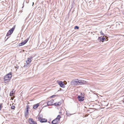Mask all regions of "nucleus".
Masks as SVG:
<instances>
[{
  "instance_id": "f257e3e1",
  "label": "nucleus",
  "mask_w": 124,
  "mask_h": 124,
  "mask_svg": "<svg viewBox=\"0 0 124 124\" xmlns=\"http://www.w3.org/2000/svg\"><path fill=\"white\" fill-rule=\"evenodd\" d=\"M12 77L11 73L10 72L6 75L4 78V82L5 83L8 82L11 79Z\"/></svg>"
},
{
  "instance_id": "f03ea898",
  "label": "nucleus",
  "mask_w": 124,
  "mask_h": 124,
  "mask_svg": "<svg viewBox=\"0 0 124 124\" xmlns=\"http://www.w3.org/2000/svg\"><path fill=\"white\" fill-rule=\"evenodd\" d=\"M61 118V116L60 115H58L57 117L52 122L53 124H58L60 120V118Z\"/></svg>"
},
{
  "instance_id": "7ed1b4c3",
  "label": "nucleus",
  "mask_w": 124,
  "mask_h": 124,
  "mask_svg": "<svg viewBox=\"0 0 124 124\" xmlns=\"http://www.w3.org/2000/svg\"><path fill=\"white\" fill-rule=\"evenodd\" d=\"M15 27V26H14L10 30L7 32L6 36H8L11 34L14 31Z\"/></svg>"
},
{
  "instance_id": "20e7f679",
  "label": "nucleus",
  "mask_w": 124,
  "mask_h": 124,
  "mask_svg": "<svg viewBox=\"0 0 124 124\" xmlns=\"http://www.w3.org/2000/svg\"><path fill=\"white\" fill-rule=\"evenodd\" d=\"M57 83L60 85L62 87L64 88L65 87L63 82L61 81H57Z\"/></svg>"
},
{
  "instance_id": "39448f33",
  "label": "nucleus",
  "mask_w": 124,
  "mask_h": 124,
  "mask_svg": "<svg viewBox=\"0 0 124 124\" xmlns=\"http://www.w3.org/2000/svg\"><path fill=\"white\" fill-rule=\"evenodd\" d=\"M78 84L81 85H84L86 84V81L83 80H79L78 79Z\"/></svg>"
},
{
  "instance_id": "423d86ee",
  "label": "nucleus",
  "mask_w": 124,
  "mask_h": 124,
  "mask_svg": "<svg viewBox=\"0 0 124 124\" xmlns=\"http://www.w3.org/2000/svg\"><path fill=\"white\" fill-rule=\"evenodd\" d=\"M54 102L53 99H52L47 102V104L48 105H52L54 104Z\"/></svg>"
},
{
  "instance_id": "0eeeda50",
  "label": "nucleus",
  "mask_w": 124,
  "mask_h": 124,
  "mask_svg": "<svg viewBox=\"0 0 124 124\" xmlns=\"http://www.w3.org/2000/svg\"><path fill=\"white\" fill-rule=\"evenodd\" d=\"M28 121L31 124H37L36 122L35 121H34L32 119H29L28 120Z\"/></svg>"
},
{
  "instance_id": "6e6552de",
  "label": "nucleus",
  "mask_w": 124,
  "mask_h": 124,
  "mask_svg": "<svg viewBox=\"0 0 124 124\" xmlns=\"http://www.w3.org/2000/svg\"><path fill=\"white\" fill-rule=\"evenodd\" d=\"M78 79H77L74 80L72 81V84L75 85H78Z\"/></svg>"
},
{
  "instance_id": "1a4fd4ad",
  "label": "nucleus",
  "mask_w": 124,
  "mask_h": 124,
  "mask_svg": "<svg viewBox=\"0 0 124 124\" xmlns=\"http://www.w3.org/2000/svg\"><path fill=\"white\" fill-rule=\"evenodd\" d=\"M78 98L79 101H82L84 100V97H82L81 96L78 95Z\"/></svg>"
},
{
  "instance_id": "9d476101",
  "label": "nucleus",
  "mask_w": 124,
  "mask_h": 124,
  "mask_svg": "<svg viewBox=\"0 0 124 124\" xmlns=\"http://www.w3.org/2000/svg\"><path fill=\"white\" fill-rule=\"evenodd\" d=\"M98 39L100 40V41H101L102 42H103L105 40V38L102 37H99Z\"/></svg>"
},
{
  "instance_id": "9b49d317",
  "label": "nucleus",
  "mask_w": 124,
  "mask_h": 124,
  "mask_svg": "<svg viewBox=\"0 0 124 124\" xmlns=\"http://www.w3.org/2000/svg\"><path fill=\"white\" fill-rule=\"evenodd\" d=\"M15 91L14 89L12 90L10 92V96H14V95L15 94Z\"/></svg>"
},
{
  "instance_id": "f8f14e48",
  "label": "nucleus",
  "mask_w": 124,
  "mask_h": 124,
  "mask_svg": "<svg viewBox=\"0 0 124 124\" xmlns=\"http://www.w3.org/2000/svg\"><path fill=\"white\" fill-rule=\"evenodd\" d=\"M31 61V58H28L27 59V60L26 61V63L27 64H29Z\"/></svg>"
},
{
  "instance_id": "ddd939ff",
  "label": "nucleus",
  "mask_w": 124,
  "mask_h": 124,
  "mask_svg": "<svg viewBox=\"0 0 124 124\" xmlns=\"http://www.w3.org/2000/svg\"><path fill=\"white\" fill-rule=\"evenodd\" d=\"M39 103H38L36 104L33 106V108L34 109H37L38 107H39Z\"/></svg>"
},
{
  "instance_id": "4468645a",
  "label": "nucleus",
  "mask_w": 124,
  "mask_h": 124,
  "mask_svg": "<svg viewBox=\"0 0 124 124\" xmlns=\"http://www.w3.org/2000/svg\"><path fill=\"white\" fill-rule=\"evenodd\" d=\"M40 122L41 123L46 122L47 121V120L45 118H42L40 120Z\"/></svg>"
},
{
  "instance_id": "2eb2a0df",
  "label": "nucleus",
  "mask_w": 124,
  "mask_h": 124,
  "mask_svg": "<svg viewBox=\"0 0 124 124\" xmlns=\"http://www.w3.org/2000/svg\"><path fill=\"white\" fill-rule=\"evenodd\" d=\"M54 104L55 106H59L61 104V102H56L54 103Z\"/></svg>"
},
{
  "instance_id": "dca6fc26",
  "label": "nucleus",
  "mask_w": 124,
  "mask_h": 124,
  "mask_svg": "<svg viewBox=\"0 0 124 124\" xmlns=\"http://www.w3.org/2000/svg\"><path fill=\"white\" fill-rule=\"evenodd\" d=\"M25 117H27V116H28L29 115V113L28 111H26L25 112Z\"/></svg>"
},
{
  "instance_id": "f3484780",
  "label": "nucleus",
  "mask_w": 124,
  "mask_h": 124,
  "mask_svg": "<svg viewBox=\"0 0 124 124\" xmlns=\"http://www.w3.org/2000/svg\"><path fill=\"white\" fill-rule=\"evenodd\" d=\"M29 38H28L27 39H26L24 41H23V42L24 43V44H25L28 41V40H29Z\"/></svg>"
},
{
  "instance_id": "a211bd4d",
  "label": "nucleus",
  "mask_w": 124,
  "mask_h": 124,
  "mask_svg": "<svg viewBox=\"0 0 124 124\" xmlns=\"http://www.w3.org/2000/svg\"><path fill=\"white\" fill-rule=\"evenodd\" d=\"M24 44H24V42H22L21 43H19V46H22Z\"/></svg>"
},
{
  "instance_id": "6ab92c4d",
  "label": "nucleus",
  "mask_w": 124,
  "mask_h": 124,
  "mask_svg": "<svg viewBox=\"0 0 124 124\" xmlns=\"http://www.w3.org/2000/svg\"><path fill=\"white\" fill-rule=\"evenodd\" d=\"M29 105H27L26 106V111H28V109L29 108Z\"/></svg>"
},
{
  "instance_id": "aec40b11",
  "label": "nucleus",
  "mask_w": 124,
  "mask_h": 124,
  "mask_svg": "<svg viewBox=\"0 0 124 124\" xmlns=\"http://www.w3.org/2000/svg\"><path fill=\"white\" fill-rule=\"evenodd\" d=\"M15 96H11V99L12 100H13L15 98Z\"/></svg>"
},
{
  "instance_id": "412c9836",
  "label": "nucleus",
  "mask_w": 124,
  "mask_h": 124,
  "mask_svg": "<svg viewBox=\"0 0 124 124\" xmlns=\"http://www.w3.org/2000/svg\"><path fill=\"white\" fill-rule=\"evenodd\" d=\"M42 117L41 116H38V119L39 120H40L41 119H42Z\"/></svg>"
},
{
  "instance_id": "4be33fe9",
  "label": "nucleus",
  "mask_w": 124,
  "mask_h": 124,
  "mask_svg": "<svg viewBox=\"0 0 124 124\" xmlns=\"http://www.w3.org/2000/svg\"><path fill=\"white\" fill-rule=\"evenodd\" d=\"M15 108V106H14V105H12L11 106V108L12 109H14Z\"/></svg>"
},
{
  "instance_id": "5701e85b",
  "label": "nucleus",
  "mask_w": 124,
  "mask_h": 124,
  "mask_svg": "<svg viewBox=\"0 0 124 124\" xmlns=\"http://www.w3.org/2000/svg\"><path fill=\"white\" fill-rule=\"evenodd\" d=\"M100 34L101 35H104V33H103V32H102V31H101L100 32Z\"/></svg>"
},
{
  "instance_id": "b1692460",
  "label": "nucleus",
  "mask_w": 124,
  "mask_h": 124,
  "mask_svg": "<svg viewBox=\"0 0 124 124\" xmlns=\"http://www.w3.org/2000/svg\"><path fill=\"white\" fill-rule=\"evenodd\" d=\"M76 28H77V29H78L79 28L77 26H75L74 27V29H76Z\"/></svg>"
},
{
  "instance_id": "393cba45",
  "label": "nucleus",
  "mask_w": 124,
  "mask_h": 124,
  "mask_svg": "<svg viewBox=\"0 0 124 124\" xmlns=\"http://www.w3.org/2000/svg\"><path fill=\"white\" fill-rule=\"evenodd\" d=\"M63 84H64L65 85H66V84L67 83V82H66V81H64L63 82Z\"/></svg>"
},
{
  "instance_id": "a878e982",
  "label": "nucleus",
  "mask_w": 124,
  "mask_h": 124,
  "mask_svg": "<svg viewBox=\"0 0 124 124\" xmlns=\"http://www.w3.org/2000/svg\"><path fill=\"white\" fill-rule=\"evenodd\" d=\"M2 107V105L1 104L0 105V110L1 109Z\"/></svg>"
},
{
  "instance_id": "bb28decb",
  "label": "nucleus",
  "mask_w": 124,
  "mask_h": 124,
  "mask_svg": "<svg viewBox=\"0 0 124 124\" xmlns=\"http://www.w3.org/2000/svg\"><path fill=\"white\" fill-rule=\"evenodd\" d=\"M87 116V115H85V117H86Z\"/></svg>"
},
{
  "instance_id": "cd10ccee",
  "label": "nucleus",
  "mask_w": 124,
  "mask_h": 124,
  "mask_svg": "<svg viewBox=\"0 0 124 124\" xmlns=\"http://www.w3.org/2000/svg\"><path fill=\"white\" fill-rule=\"evenodd\" d=\"M108 37H106V39H108Z\"/></svg>"
},
{
  "instance_id": "c85d7f7f",
  "label": "nucleus",
  "mask_w": 124,
  "mask_h": 124,
  "mask_svg": "<svg viewBox=\"0 0 124 124\" xmlns=\"http://www.w3.org/2000/svg\"><path fill=\"white\" fill-rule=\"evenodd\" d=\"M123 102H124V100H123Z\"/></svg>"
},
{
  "instance_id": "c756f323",
  "label": "nucleus",
  "mask_w": 124,
  "mask_h": 124,
  "mask_svg": "<svg viewBox=\"0 0 124 124\" xmlns=\"http://www.w3.org/2000/svg\"><path fill=\"white\" fill-rule=\"evenodd\" d=\"M67 116H68V113H67Z\"/></svg>"
},
{
  "instance_id": "7c9ffc66",
  "label": "nucleus",
  "mask_w": 124,
  "mask_h": 124,
  "mask_svg": "<svg viewBox=\"0 0 124 124\" xmlns=\"http://www.w3.org/2000/svg\"><path fill=\"white\" fill-rule=\"evenodd\" d=\"M33 4H34V3H33Z\"/></svg>"
}]
</instances>
